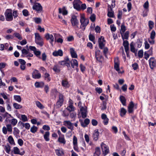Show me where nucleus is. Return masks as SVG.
<instances>
[{"mask_svg":"<svg viewBox=\"0 0 156 156\" xmlns=\"http://www.w3.org/2000/svg\"><path fill=\"white\" fill-rule=\"evenodd\" d=\"M132 66L133 68V69L135 70H136L139 68L138 64L136 62H135L133 64H132Z\"/></svg>","mask_w":156,"mask_h":156,"instance_id":"51","label":"nucleus"},{"mask_svg":"<svg viewBox=\"0 0 156 156\" xmlns=\"http://www.w3.org/2000/svg\"><path fill=\"white\" fill-rule=\"evenodd\" d=\"M101 146L102 149L103 154L104 155H106L109 153V151L108 147L103 143H101Z\"/></svg>","mask_w":156,"mask_h":156,"instance_id":"5","label":"nucleus"},{"mask_svg":"<svg viewBox=\"0 0 156 156\" xmlns=\"http://www.w3.org/2000/svg\"><path fill=\"white\" fill-rule=\"evenodd\" d=\"M114 67L115 69L119 73H122L120 71V69L119 68L120 62L118 57H116L114 58Z\"/></svg>","mask_w":156,"mask_h":156,"instance_id":"4","label":"nucleus"},{"mask_svg":"<svg viewBox=\"0 0 156 156\" xmlns=\"http://www.w3.org/2000/svg\"><path fill=\"white\" fill-rule=\"evenodd\" d=\"M36 0L33 6V9L35 10L37 12H39V3L36 2Z\"/></svg>","mask_w":156,"mask_h":156,"instance_id":"29","label":"nucleus"},{"mask_svg":"<svg viewBox=\"0 0 156 156\" xmlns=\"http://www.w3.org/2000/svg\"><path fill=\"white\" fill-rule=\"evenodd\" d=\"M32 77L34 79L39 78V73L38 70H34L32 73Z\"/></svg>","mask_w":156,"mask_h":156,"instance_id":"20","label":"nucleus"},{"mask_svg":"<svg viewBox=\"0 0 156 156\" xmlns=\"http://www.w3.org/2000/svg\"><path fill=\"white\" fill-rule=\"evenodd\" d=\"M154 25V22L151 20H150L148 21V26L149 27V31H151L153 28Z\"/></svg>","mask_w":156,"mask_h":156,"instance_id":"32","label":"nucleus"},{"mask_svg":"<svg viewBox=\"0 0 156 156\" xmlns=\"http://www.w3.org/2000/svg\"><path fill=\"white\" fill-rule=\"evenodd\" d=\"M70 51L72 57L73 58H77V55L74 49L72 48H70Z\"/></svg>","mask_w":156,"mask_h":156,"instance_id":"22","label":"nucleus"},{"mask_svg":"<svg viewBox=\"0 0 156 156\" xmlns=\"http://www.w3.org/2000/svg\"><path fill=\"white\" fill-rule=\"evenodd\" d=\"M14 35L16 37H17L19 40H22V37L19 33L16 32L14 34Z\"/></svg>","mask_w":156,"mask_h":156,"instance_id":"52","label":"nucleus"},{"mask_svg":"<svg viewBox=\"0 0 156 156\" xmlns=\"http://www.w3.org/2000/svg\"><path fill=\"white\" fill-rule=\"evenodd\" d=\"M37 128L35 126H33L31 128L30 131L31 133H34L37 131Z\"/></svg>","mask_w":156,"mask_h":156,"instance_id":"45","label":"nucleus"},{"mask_svg":"<svg viewBox=\"0 0 156 156\" xmlns=\"http://www.w3.org/2000/svg\"><path fill=\"white\" fill-rule=\"evenodd\" d=\"M63 51L60 49H59L57 51H55L52 53L53 55L54 56H62L63 55Z\"/></svg>","mask_w":156,"mask_h":156,"instance_id":"16","label":"nucleus"},{"mask_svg":"<svg viewBox=\"0 0 156 156\" xmlns=\"http://www.w3.org/2000/svg\"><path fill=\"white\" fill-rule=\"evenodd\" d=\"M62 84L64 87H68V82L67 80L66 79L62 80Z\"/></svg>","mask_w":156,"mask_h":156,"instance_id":"35","label":"nucleus"},{"mask_svg":"<svg viewBox=\"0 0 156 156\" xmlns=\"http://www.w3.org/2000/svg\"><path fill=\"white\" fill-rule=\"evenodd\" d=\"M4 15L6 20L7 21H11L13 20L12 15V10L10 9H7Z\"/></svg>","mask_w":156,"mask_h":156,"instance_id":"1","label":"nucleus"},{"mask_svg":"<svg viewBox=\"0 0 156 156\" xmlns=\"http://www.w3.org/2000/svg\"><path fill=\"white\" fill-rule=\"evenodd\" d=\"M22 120L23 122H27L28 121L27 117L26 116L24 115H21Z\"/></svg>","mask_w":156,"mask_h":156,"instance_id":"56","label":"nucleus"},{"mask_svg":"<svg viewBox=\"0 0 156 156\" xmlns=\"http://www.w3.org/2000/svg\"><path fill=\"white\" fill-rule=\"evenodd\" d=\"M58 141L62 143L65 144L66 141L64 137H59L58 139Z\"/></svg>","mask_w":156,"mask_h":156,"instance_id":"55","label":"nucleus"},{"mask_svg":"<svg viewBox=\"0 0 156 156\" xmlns=\"http://www.w3.org/2000/svg\"><path fill=\"white\" fill-rule=\"evenodd\" d=\"M80 22L81 24L80 28L83 29V30H84L85 29V27L89 23V20L85 19L83 16H81Z\"/></svg>","mask_w":156,"mask_h":156,"instance_id":"2","label":"nucleus"},{"mask_svg":"<svg viewBox=\"0 0 156 156\" xmlns=\"http://www.w3.org/2000/svg\"><path fill=\"white\" fill-rule=\"evenodd\" d=\"M126 30V27L124 25V23H122L121 26V29L120 30V32L121 33V32L122 33H124Z\"/></svg>","mask_w":156,"mask_h":156,"instance_id":"48","label":"nucleus"},{"mask_svg":"<svg viewBox=\"0 0 156 156\" xmlns=\"http://www.w3.org/2000/svg\"><path fill=\"white\" fill-rule=\"evenodd\" d=\"M144 8L146 10L147 12L148 11L149 2L148 1H146L143 5Z\"/></svg>","mask_w":156,"mask_h":156,"instance_id":"39","label":"nucleus"},{"mask_svg":"<svg viewBox=\"0 0 156 156\" xmlns=\"http://www.w3.org/2000/svg\"><path fill=\"white\" fill-rule=\"evenodd\" d=\"M82 3V2L80 0H74L73 2L74 8L77 9H80Z\"/></svg>","mask_w":156,"mask_h":156,"instance_id":"8","label":"nucleus"},{"mask_svg":"<svg viewBox=\"0 0 156 156\" xmlns=\"http://www.w3.org/2000/svg\"><path fill=\"white\" fill-rule=\"evenodd\" d=\"M98 42L99 44V48L101 49H102L105 45L104 42H105L104 38L102 36H101L98 39Z\"/></svg>","mask_w":156,"mask_h":156,"instance_id":"10","label":"nucleus"},{"mask_svg":"<svg viewBox=\"0 0 156 156\" xmlns=\"http://www.w3.org/2000/svg\"><path fill=\"white\" fill-rule=\"evenodd\" d=\"M123 45L124 47L125 51H126L128 50H129V43L127 41H124Z\"/></svg>","mask_w":156,"mask_h":156,"instance_id":"23","label":"nucleus"},{"mask_svg":"<svg viewBox=\"0 0 156 156\" xmlns=\"http://www.w3.org/2000/svg\"><path fill=\"white\" fill-rule=\"evenodd\" d=\"M35 41L36 43L39 45V34L35 33Z\"/></svg>","mask_w":156,"mask_h":156,"instance_id":"36","label":"nucleus"},{"mask_svg":"<svg viewBox=\"0 0 156 156\" xmlns=\"http://www.w3.org/2000/svg\"><path fill=\"white\" fill-rule=\"evenodd\" d=\"M82 116L83 118H85L87 117V110L86 107H81L80 108Z\"/></svg>","mask_w":156,"mask_h":156,"instance_id":"12","label":"nucleus"},{"mask_svg":"<svg viewBox=\"0 0 156 156\" xmlns=\"http://www.w3.org/2000/svg\"><path fill=\"white\" fill-rule=\"evenodd\" d=\"M4 149L7 154H9L11 150V147L9 144L7 143L6 145L5 146Z\"/></svg>","mask_w":156,"mask_h":156,"instance_id":"26","label":"nucleus"},{"mask_svg":"<svg viewBox=\"0 0 156 156\" xmlns=\"http://www.w3.org/2000/svg\"><path fill=\"white\" fill-rule=\"evenodd\" d=\"M66 109L69 112L74 111L75 108L73 106L72 103H70L69 106L66 108Z\"/></svg>","mask_w":156,"mask_h":156,"instance_id":"24","label":"nucleus"},{"mask_svg":"<svg viewBox=\"0 0 156 156\" xmlns=\"http://www.w3.org/2000/svg\"><path fill=\"white\" fill-rule=\"evenodd\" d=\"M156 35V33L154 30H152L151 31L150 36V38L151 39H154Z\"/></svg>","mask_w":156,"mask_h":156,"instance_id":"42","label":"nucleus"},{"mask_svg":"<svg viewBox=\"0 0 156 156\" xmlns=\"http://www.w3.org/2000/svg\"><path fill=\"white\" fill-rule=\"evenodd\" d=\"M63 125L67 127L68 129H70L72 131L73 129V124L69 121H65L63 122Z\"/></svg>","mask_w":156,"mask_h":156,"instance_id":"9","label":"nucleus"},{"mask_svg":"<svg viewBox=\"0 0 156 156\" xmlns=\"http://www.w3.org/2000/svg\"><path fill=\"white\" fill-rule=\"evenodd\" d=\"M13 151L14 153L15 154H19L22 155H23V154H21L20 153V150L17 147H13Z\"/></svg>","mask_w":156,"mask_h":156,"instance_id":"31","label":"nucleus"},{"mask_svg":"<svg viewBox=\"0 0 156 156\" xmlns=\"http://www.w3.org/2000/svg\"><path fill=\"white\" fill-rule=\"evenodd\" d=\"M120 100L123 105L125 106L126 105V99L123 96H121L119 98Z\"/></svg>","mask_w":156,"mask_h":156,"instance_id":"33","label":"nucleus"},{"mask_svg":"<svg viewBox=\"0 0 156 156\" xmlns=\"http://www.w3.org/2000/svg\"><path fill=\"white\" fill-rule=\"evenodd\" d=\"M79 121L80 122L81 126L83 127H86L89 123L90 122V120L87 118L84 120V122L80 119Z\"/></svg>","mask_w":156,"mask_h":156,"instance_id":"14","label":"nucleus"},{"mask_svg":"<svg viewBox=\"0 0 156 156\" xmlns=\"http://www.w3.org/2000/svg\"><path fill=\"white\" fill-rule=\"evenodd\" d=\"M95 154L98 156H99L101 154V151L100 148L97 147L95 150Z\"/></svg>","mask_w":156,"mask_h":156,"instance_id":"50","label":"nucleus"},{"mask_svg":"<svg viewBox=\"0 0 156 156\" xmlns=\"http://www.w3.org/2000/svg\"><path fill=\"white\" fill-rule=\"evenodd\" d=\"M71 22L73 26L77 28L78 27V24L79 23L78 20L77 19L76 16L75 15H73L72 16L71 20Z\"/></svg>","mask_w":156,"mask_h":156,"instance_id":"6","label":"nucleus"},{"mask_svg":"<svg viewBox=\"0 0 156 156\" xmlns=\"http://www.w3.org/2000/svg\"><path fill=\"white\" fill-rule=\"evenodd\" d=\"M45 37L47 40H49L51 44H52V43L54 41V37L52 34L47 33L45 34Z\"/></svg>","mask_w":156,"mask_h":156,"instance_id":"11","label":"nucleus"},{"mask_svg":"<svg viewBox=\"0 0 156 156\" xmlns=\"http://www.w3.org/2000/svg\"><path fill=\"white\" fill-rule=\"evenodd\" d=\"M129 32L128 31H126L124 34L123 36H122V39H127L129 37Z\"/></svg>","mask_w":156,"mask_h":156,"instance_id":"49","label":"nucleus"},{"mask_svg":"<svg viewBox=\"0 0 156 156\" xmlns=\"http://www.w3.org/2000/svg\"><path fill=\"white\" fill-rule=\"evenodd\" d=\"M99 132L98 129L95 130L93 133V140L95 141H96L98 138Z\"/></svg>","mask_w":156,"mask_h":156,"instance_id":"18","label":"nucleus"},{"mask_svg":"<svg viewBox=\"0 0 156 156\" xmlns=\"http://www.w3.org/2000/svg\"><path fill=\"white\" fill-rule=\"evenodd\" d=\"M50 135L49 132L47 131L44 135V140L46 141H48L50 140L49 136Z\"/></svg>","mask_w":156,"mask_h":156,"instance_id":"30","label":"nucleus"},{"mask_svg":"<svg viewBox=\"0 0 156 156\" xmlns=\"http://www.w3.org/2000/svg\"><path fill=\"white\" fill-rule=\"evenodd\" d=\"M114 12L113 11L108 12L107 15L110 17H114Z\"/></svg>","mask_w":156,"mask_h":156,"instance_id":"59","label":"nucleus"},{"mask_svg":"<svg viewBox=\"0 0 156 156\" xmlns=\"http://www.w3.org/2000/svg\"><path fill=\"white\" fill-rule=\"evenodd\" d=\"M7 129L8 131L9 132H12V127L11 125L7 124L6 125Z\"/></svg>","mask_w":156,"mask_h":156,"instance_id":"63","label":"nucleus"},{"mask_svg":"<svg viewBox=\"0 0 156 156\" xmlns=\"http://www.w3.org/2000/svg\"><path fill=\"white\" fill-rule=\"evenodd\" d=\"M20 132V131L18 128L16 127L14 128L13 133L16 138L20 137V136L19 135Z\"/></svg>","mask_w":156,"mask_h":156,"instance_id":"21","label":"nucleus"},{"mask_svg":"<svg viewBox=\"0 0 156 156\" xmlns=\"http://www.w3.org/2000/svg\"><path fill=\"white\" fill-rule=\"evenodd\" d=\"M53 69L55 72L56 73H59L60 71L58 66L57 65H55L54 66Z\"/></svg>","mask_w":156,"mask_h":156,"instance_id":"46","label":"nucleus"},{"mask_svg":"<svg viewBox=\"0 0 156 156\" xmlns=\"http://www.w3.org/2000/svg\"><path fill=\"white\" fill-rule=\"evenodd\" d=\"M126 110L124 108H122L121 109L120 115L121 116L123 117L126 114Z\"/></svg>","mask_w":156,"mask_h":156,"instance_id":"38","label":"nucleus"},{"mask_svg":"<svg viewBox=\"0 0 156 156\" xmlns=\"http://www.w3.org/2000/svg\"><path fill=\"white\" fill-rule=\"evenodd\" d=\"M3 116L4 118L7 117L8 118H9L10 117H11V115L10 114H9L7 112H5L4 114L2 115Z\"/></svg>","mask_w":156,"mask_h":156,"instance_id":"64","label":"nucleus"},{"mask_svg":"<svg viewBox=\"0 0 156 156\" xmlns=\"http://www.w3.org/2000/svg\"><path fill=\"white\" fill-rule=\"evenodd\" d=\"M18 13L17 10H13L12 12V15L13 17H14V19L16 18L18 16Z\"/></svg>","mask_w":156,"mask_h":156,"instance_id":"44","label":"nucleus"},{"mask_svg":"<svg viewBox=\"0 0 156 156\" xmlns=\"http://www.w3.org/2000/svg\"><path fill=\"white\" fill-rule=\"evenodd\" d=\"M14 99L16 101H17L20 102L21 101V98L20 95H14Z\"/></svg>","mask_w":156,"mask_h":156,"instance_id":"37","label":"nucleus"},{"mask_svg":"<svg viewBox=\"0 0 156 156\" xmlns=\"http://www.w3.org/2000/svg\"><path fill=\"white\" fill-rule=\"evenodd\" d=\"M59 12L60 13H62L63 15H66L67 14L68 11L66 9L65 7H63L62 9L61 8L59 9Z\"/></svg>","mask_w":156,"mask_h":156,"instance_id":"27","label":"nucleus"},{"mask_svg":"<svg viewBox=\"0 0 156 156\" xmlns=\"http://www.w3.org/2000/svg\"><path fill=\"white\" fill-rule=\"evenodd\" d=\"M90 20L92 22H93L95 21L96 19V16L94 14H92L90 17Z\"/></svg>","mask_w":156,"mask_h":156,"instance_id":"60","label":"nucleus"},{"mask_svg":"<svg viewBox=\"0 0 156 156\" xmlns=\"http://www.w3.org/2000/svg\"><path fill=\"white\" fill-rule=\"evenodd\" d=\"M55 153L58 156H61L64 154L63 151L60 150H55Z\"/></svg>","mask_w":156,"mask_h":156,"instance_id":"41","label":"nucleus"},{"mask_svg":"<svg viewBox=\"0 0 156 156\" xmlns=\"http://www.w3.org/2000/svg\"><path fill=\"white\" fill-rule=\"evenodd\" d=\"M89 40L93 42L94 43H95L94 42V40L95 39L94 36L91 34H90L89 35Z\"/></svg>","mask_w":156,"mask_h":156,"instance_id":"58","label":"nucleus"},{"mask_svg":"<svg viewBox=\"0 0 156 156\" xmlns=\"http://www.w3.org/2000/svg\"><path fill=\"white\" fill-rule=\"evenodd\" d=\"M47 55L45 53H44L42 55L41 59L44 61H45L47 58Z\"/></svg>","mask_w":156,"mask_h":156,"instance_id":"61","label":"nucleus"},{"mask_svg":"<svg viewBox=\"0 0 156 156\" xmlns=\"http://www.w3.org/2000/svg\"><path fill=\"white\" fill-rule=\"evenodd\" d=\"M69 115V113L67 111L64 110L62 112V115L64 117H68Z\"/></svg>","mask_w":156,"mask_h":156,"instance_id":"62","label":"nucleus"},{"mask_svg":"<svg viewBox=\"0 0 156 156\" xmlns=\"http://www.w3.org/2000/svg\"><path fill=\"white\" fill-rule=\"evenodd\" d=\"M29 49L31 51H33L34 53L37 57L39 56V51H37L36 48L34 46H30L29 47Z\"/></svg>","mask_w":156,"mask_h":156,"instance_id":"15","label":"nucleus"},{"mask_svg":"<svg viewBox=\"0 0 156 156\" xmlns=\"http://www.w3.org/2000/svg\"><path fill=\"white\" fill-rule=\"evenodd\" d=\"M100 51L98 50L95 52V57L97 61L101 62L102 59H103V57L100 55Z\"/></svg>","mask_w":156,"mask_h":156,"instance_id":"13","label":"nucleus"},{"mask_svg":"<svg viewBox=\"0 0 156 156\" xmlns=\"http://www.w3.org/2000/svg\"><path fill=\"white\" fill-rule=\"evenodd\" d=\"M63 97V95L62 94H59V99L58 100L56 105H55V107L56 108H59L62 106L64 101Z\"/></svg>","mask_w":156,"mask_h":156,"instance_id":"3","label":"nucleus"},{"mask_svg":"<svg viewBox=\"0 0 156 156\" xmlns=\"http://www.w3.org/2000/svg\"><path fill=\"white\" fill-rule=\"evenodd\" d=\"M17 122V120L15 119H13L11 120V124L13 126H15Z\"/></svg>","mask_w":156,"mask_h":156,"instance_id":"57","label":"nucleus"},{"mask_svg":"<svg viewBox=\"0 0 156 156\" xmlns=\"http://www.w3.org/2000/svg\"><path fill=\"white\" fill-rule=\"evenodd\" d=\"M50 75L49 74L45 73L44 75V79L46 80L47 81L49 82L50 81L51 79L49 78Z\"/></svg>","mask_w":156,"mask_h":156,"instance_id":"47","label":"nucleus"},{"mask_svg":"<svg viewBox=\"0 0 156 156\" xmlns=\"http://www.w3.org/2000/svg\"><path fill=\"white\" fill-rule=\"evenodd\" d=\"M138 55L139 58H142L143 57V50H140L138 51Z\"/></svg>","mask_w":156,"mask_h":156,"instance_id":"53","label":"nucleus"},{"mask_svg":"<svg viewBox=\"0 0 156 156\" xmlns=\"http://www.w3.org/2000/svg\"><path fill=\"white\" fill-rule=\"evenodd\" d=\"M41 116L44 119L49 118V115L45 111L42 110L41 112Z\"/></svg>","mask_w":156,"mask_h":156,"instance_id":"17","label":"nucleus"},{"mask_svg":"<svg viewBox=\"0 0 156 156\" xmlns=\"http://www.w3.org/2000/svg\"><path fill=\"white\" fill-rule=\"evenodd\" d=\"M135 45L134 42H131L130 44V51L131 52L136 54L137 53V50L135 48L134 45Z\"/></svg>","mask_w":156,"mask_h":156,"instance_id":"19","label":"nucleus"},{"mask_svg":"<svg viewBox=\"0 0 156 156\" xmlns=\"http://www.w3.org/2000/svg\"><path fill=\"white\" fill-rule=\"evenodd\" d=\"M23 15L25 16H27L29 15V12L27 9H25L22 11Z\"/></svg>","mask_w":156,"mask_h":156,"instance_id":"54","label":"nucleus"},{"mask_svg":"<svg viewBox=\"0 0 156 156\" xmlns=\"http://www.w3.org/2000/svg\"><path fill=\"white\" fill-rule=\"evenodd\" d=\"M69 58L68 57H66L64 60L58 62V64L61 65H66L67 61H68Z\"/></svg>","mask_w":156,"mask_h":156,"instance_id":"28","label":"nucleus"},{"mask_svg":"<svg viewBox=\"0 0 156 156\" xmlns=\"http://www.w3.org/2000/svg\"><path fill=\"white\" fill-rule=\"evenodd\" d=\"M58 94V91L56 89H54L51 90V94L52 96H54L55 98Z\"/></svg>","mask_w":156,"mask_h":156,"instance_id":"43","label":"nucleus"},{"mask_svg":"<svg viewBox=\"0 0 156 156\" xmlns=\"http://www.w3.org/2000/svg\"><path fill=\"white\" fill-rule=\"evenodd\" d=\"M70 62L71 63V66L72 68H74V66L76 67L78 66V63L76 59H72L71 61Z\"/></svg>","mask_w":156,"mask_h":156,"instance_id":"25","label":"nucleus"},{"mask_svg":"<svg viewBox=\"0 0 156 156\" xmlns=\"http://www.w3.org/2000/svg\"><path fill=\"white\" fill-rule=\"evenodd\" d=\"M151 68L153 69L156 66V60L154 57L151 58L149 60Z\"/></svg>","mask_w":156,"mask_h":156,"instance_id":"7","label":"nucleus"},{"mask_svg":"<svg viewBox=\"0 0 156 156\" xmlns=\"http://www.w3.org/2000/svg\"><path fill=\"white\" fill-rule=\"evenodd\" d=\"M8 140L9 143L11 144H15V143L14 139L12 136H10L8 138Z\"/></svg>","mask_w":156,"mask_h":156,"instance_id":"34","label":"nucleus"},{"mask_svg":"<svg viewBox=\"0 0 156 156\" xmlns=\"http://www.w3.org/2000/svg\"><path fill=\"white\" fill-rule=\"evenodd\" d=\"M13 106L14 108L16 109H19L22 108V105L16 103H15L13 104Z\"/></svg>","mask_w":156,"mask_h":156,"instance_id":"40","label":"nucleus"}]
</instances>
